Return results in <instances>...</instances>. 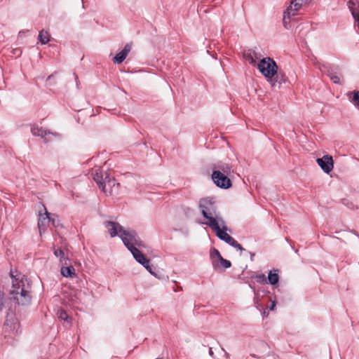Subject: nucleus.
Masks as SVG:
<instances>
[{
  "label": "nucleus",
  "mask_w": 359,
  "mask_h": 359,
  "mask_svg": "<svg viewBox=\"0 0 359 359\" xmlns=\"http://www.w3.org/2000/svg\"><path fill=\"white\" fill-rule=\"evenodd\" d=\"M216 233V235L222 241L226 243L228 241L230 236L226 233V227L225 222L222 218L216 220V222L210 223L208 225Z\"/></svg>",
  "instance_id": "nucleus-8"
},
{
  "label": "nucleus",
  "mask_w": 359,
  "mask_h": 359,
  "mask_svg": "<svg viewBox=\"0 0 359 359\" xmlns=\"http://www.w3.org/2000/svg\"><path fill=\"white\" fill-rule=\"evenodd\" d=\"M245 59L251 65H255L257 67V61L260 60V57L258 53H257L255 50H248L244 53Z\"/></svg>",
  "instance_id": "nucleus-19"
},
{
  "label": "nucleus",
  "mask_w": 359,
  "mask_h": 359,
  "mask_svg": "<svg viewBox=\"0 0 359 359\" xmlns=\"http://www.w3.org/2000/svg\"><path fill=\"white\" fill-rule=\"evenodd\" d=\"M104 226L111 238L120 237L121 233L124 230V227L119 223L113 220H107L104 222Z\"/></svg>",
  "instance_id": "nucleus-11"
},
{
  "label": "nucleus",
  "mask_w": 359,
  "mask_h": 359,
  "mask_svg": "<svg viewBox=\"0 0 359 359\" xmlns=\"http://www.w3.org/2000/svg\"><path fill=\"white\" fill-rule=\"evenodd\" d=\"M279 281L278 270L270 271L268 275V282L271 285H276Z\"/></svg>",
  "instance_id": "nucleus-22"
},
{
  "label": "nucleus",
  "mask_w": 359,
  "mask_h": 359,
  "mask_svg": "<svg viewBox=\"0 0 359 359\" xmlns=\"http://www.w3.org/2000/svg\"><path fill=\"white\" fill-rule=\"evenodd\" d=\"M50 222L54 226H57L59 225V220L56 217H51L50 216Z\"/></svg>",
  "instance_id": "nucleus-31"
},
{
  "label": "nucleus",
  "mask_w": 359,
  "mask_h": 359,
  "mask_svg": "<svg viewBox=\"0 0 359 359\" xmlns=\"http://www.w3.org/2000/svg\"><path fill=\"white\" fill-rule=\"evenodd\" d=\"M45 212L39 214L38 226L39 229V233L41 236L42 233L45 231L46 226L50 222V215L48 212L46 208L43 207Z\"/></svg>",
  "instance_id": "nucleus-15"
},
{
  "label": "nucleus",
  "mask_w": 359,
  "mask_h": 359,
  "mask_svg": "<svg viewBox=\"0 0 359 359\" xmlns=\"http://www.w3.org/2000/svg\"><path fill=\"white\" fill-rule=\"evenodd\" d=\"M46 129L37 125H33L31 128V132L33 135L41 137V138L43 136H46Z\"/></svg>",
  "instance_id": "nucleus-23"
},
{
  "label": "nucleus",
  "mask_w": 359,
  "mask_h": 359,
  "mask_svg": "<svg viewBox=\"0 0 359 359\" xmlns=\"http://www.w3.org/2000/svg\"><path fill=\"white\" fill-rule=\"evenodd\" d=\"M276 306V302L275 300H271V305L269 306V309L271 311H274Z\"/></svg>",
  "instance_id": "nucleus-32"
},
{
  "label": "nucleus",
  "mask_w": 359,
  "mask_h": 359,
  "mask_svg": "<svg viewBox=\"0 0 359 359\" xmlns=\"http://www.w3.org/2000/svg\"><path fill=\"white\" fill-rule=\"evenodd\" d=\"M234 248L240 250L241 251L243 250V248H242V246L239 243H238V246H234Z\"/></svg>",
  "instance_id": "nucleus-33"
},
{
  "label": "nucleus",
  "mask_w": 359,
  "mask_h": 359,
  "mask_svg": "<svg viewBox=\"0 0 359 359\" xmlns=\"http://www.w3.org/2000/svg\"><path fill=\"white\" fill-rule=\"evenodd\" d=\"M316 162L322 170L326 174H329L333 170L334 160L330 155H324L322 158H317Z\"/></svg>",
  "instance_id": "nucleus-13"
},
{
  "label": "nucleus",
  "mask_w": 359,
  "mask_h": 359,
  "mask_svg": "<svg viewBox=\"0 0 359 359\" xmlns=\"http://www.w3.org/2000/svg\"><path fill=\"white\" fill-rule=\"evenodd\" d=\"M257 68L272 88H280L285 82V76L278 74V67L270 57L260 59L257 63Z\"/></svg>",
  "instance_id": "nucleus-2"
},
{
  "label": "nucleus",
  "mask_w": 359,
  "mask_h": 359,
  "mask_svg": "<svg viewBox=\"0 0 359 359\" xmlns=\"http://www.w3.org/2000/svg\"><path fill=\"white\" fill-rule=\"evenodd\" d=\"M262 314L265 316H268L269 313L265 309H262Z\"/></svg>",
  "instance_id": "nucleus-34"
},
{
  "label": "nucleus",
  "mask_w": 359,
  "mask_h": 359,
  "mask_svg": "<svg viewBox=\"0 0 359 359\" xmlns=\"http://www.w3.org/2000/svg\"><path fill=\"white\" fill-rule=\"evenodd\" d=\"M258 296H259V294L258 293H255V304H256L257 307L259 309H261V308L262 307L261 303L259 302V298H258Z\"/></svg>",
  "instance_id": "nucleus-30"
},
{
  "label": "nucleus",
  "mask_w": 359,
  "mask_h": 359,
  "mask_svg": "<svg viewBox=\"0 0 359 359\" xmlns=\"http://www.w3.org/2000/svg\"><path fill=\"white\" fill-rule=\"evenodd\" d=\"M302 6V0H292L290 1V5L284 12L283 19V24L286 29H291L292 18L298 13Z\"/></svg>",
  "instance_id": "nucleus-5"
},
{
  "label": "nucleus",
  "mask_w": 359,
  "mask_h": 359,
  "mask_svg": "<svg viewBox=\"0 0 359 359\" xmlns=\"http://www.w3.org/2000/svg\"><path fill=\"white\" fill-rule=\"evenodd\" d=\"M60 273L65 278H74L76 276L75 269L69 262L67 265L61 264Z\"/></svg>",
  "instance_id": "nucleus-18"
},
{
  "label": "nucleus",
  "mask_w": 359,
  "mask_h": 359,
  "mask_svg": "<svg viewBox=\"0 0 359 359\" xmlns=\"http://www.w3.org/2000/svg\"><path fill=\"white\" fill-rule=\"evenodd\" d=\"M53 253L55 256L59 259L60 264L67 265V262H69V260L62 250L54 248Z\"/></svg>",
  "instance_id": "nucleus-21"
},
{
  "label": "nucleus",
  "mask_w": 359,
  "mask_h": 359,
  "mask_svg": "<svg viewBox=\"0 0 359 359\" xmlns=\"http://www.w3.org/2000/svg\"><path fill=\"white\" fill-rule=\"evenodd\" d=\"M330 79L333 83L337 84H341V79L337 75H330Z\"/></svg>",
  "instance_id": "nucleus-28"
},
{
  "label": "nucleus",
  "mask_w": 359,
  "mask_h": 359,
  "mask_svg": "<svg viewBox=\"0 0 359 359\" xmlns=\"http://www.w3.org/2000/svg\"><path fill=\"white\" fill-rule=\"evenodd\" d=\"M19 327V323L13 313H8L6 317L4 325V331L8 334L17 332Z\"/></svg>",
  "instance_id": "nucleus-10"
},
{
  "label": "nucleus",
  "mask_w": 359,
  "mask_h": 359,
  "mask_svg": "<svg viewBox=\"0 0 359 359\" xmlns=\"http://www.w3.org/2000/svg\"><path fill=\"white\" fill-rule=\"evenodd\" d=\"M135 259L142 264L151 274L156 276L155 273L152 271L149 265V260L136 248L130 250Z\"/></svg>",
  "instance_id": "nucleus-12"
},
{
  "label": "nucleus",
  "mask_w": 359,
  "mask_h": 359,
  "mask_svg": "<svg viewBox=\"0 0 359 359\" xmlns=\"http://www.w3.org/2000/svg\"><path fill=\"white\" fill-rule=\"evenodd\" d=\"M60 137L61 136L59 133L46 130V136H43L42 138L44 139L46 142H50L54 140L60 139Z\"/></svg>",
  "instance_id": "nucleus-24"
},
{
  "label": "nucleus",
  "mask_w": 359,
  "mask_h": 359,
  "mask_svg": "<svg viewBox=\"0 0 359 359\" xmlns=\"http://www.w3.org/2000/svg\"><path fill=\"white\" fill-rule=\"evenodd\" d=\"M91 175L106 196H116L119 194V183L108 172H103L100 166H95L92 169Z\"/></svg>",
  "instance_id": "nucleus-3"
},
{
  "label": "nucleus",
  "mask_w": 359,
  "mask_h": 359,
  "mask_svg": "<svg viewBox=\"0 0 359 359\" xmlns=\"http://www.w3.org/2000/svg\"><path fill=\"white\" fill-rule=\"evenodd\" d=\"M210 354H212V351L211 349L210 350Z\"/></svg>",
  "instance_id": "nucleus-35"
},
{
  "label": "nucleus",
  "mask_w": 359,
  "mask_h": 359,
  "mask_svg": "<svg viewBox=\"0 0 359 359\" xmlns=\"http://www.w3.org/2000/svg\"><path fill=\"white\" fill-rule=\"evenodd\" d=\"M199 208L205 219V221L202 222L203 224L209 225L212 222H215L216 220L222 218L217 211L215 201L212 197L201 198L199 201Z\"/></svg>",
  "instance_id": "nucleus-4"
},
{
  "label": "nucleus",
  "mask_w": 359,
  "mask_h": 359,
  "mask_svg": "<svg viewBox=\"0 0 359 359\" xmlns=\"http://www.w3.org/2000/svg\"><path fill=\"white\" fill-rule=\"evenodd\" d=\"M210 257L213 269L217 271H221L231 266L230 261L224 259L219 252L216 249H212Z\"/></svg>",
  "instance_id": "nucleus-6"
},
{
  "label": "nucleus",
  "mask_w": 359,
  "mask_h": 359,
  "mask_svg": "<svg viewBox=\"0 0 359 359\" xmlns=\"http://www.w3.org/2000/svg\"><path fill=\"white\" fill-rule=\"evenodd\" d=\"M11 287L9 290L11 298L18 304L27 305L29 304L31 297L29 294V283L25 275L17 270L10 271Z\"/></svg>",
  "instance_id": "nucleus-1"
},
{
  "label": "nucleus",
  "mask_w": 359,
  "mask_h": 359,
  "mask_svg": "<svg viewBox=\"0 0 359 359\" xmlns=\"http://www.w3.org/2000/svg\"><path fill=\"white\" fill-rule=\"evenodd\" d=\"M212 173L232 175L233 170H232V165L228 163L219 161L214 163L212 165Z\"/></svg>",
  "instance_id": "nucleus-14"
},
{
  "label": "nucleus",
  "mask_w": 359,
  "mask_h": 359,
  "mask_svg": "<svg viewBox=\"0 0 359 359\" xmlns=\"http://www.w3.org/2000/svg\"><path fill=\"white\" fill-rule=\"evenodd\" d=\"M119 238L129 250L136 247V245H140L137 235L133 230L124 229Z\"/></svg>",
  "instance_id": "nucleus-7"
},
{
  "label": "nucleus",
  "mask_w": 359,
  "mask_h": 359,
  "mask_svg": "<svg viewBox=\"0 0 359 359\" xmlns=\"http://www.w3.org/2000/svg\"><path fill=\"white\" fill-rule=\"evenodd\" d=\"M226 243L233 247L238 246V243L234 238H233L231 236H230V238H229V240Z\"/></svg>",
  "instance_id": "nucleus-29"
},
{
  "label": "nucleus",
  "mask_w": 359,
  "mask_h": 359,
  "mask_svg": "<svg viewBox=\"0 0 359 359\" xmlns=\"http://www.w3.org/2000/svg\"><path fill=\"white\" fill-rule=\"evenodd\" d=\"M256 280L259 283L266 284L268 282L266 280L264 274H259L255 276Z\"/></svg>",
  "instance_id": "nucleus-27"
},
{
  "label": "nucleus",
  "mask_w": 359,
  "mask_h": 359,
  "mask_svg": "<svg viewBox=\"0 0 359 359\" xmlns=\"http://www.w3.org/2000/svg\"><path fill=\"white\" fill-rule=\"evenodd\" d=\"M132 48V45L128 43L125 46L123 49L117 53L113 58V61L114 63L120 64L127 57L128 54Z\"/></svg>",
  "instance_id": "nucleus-17"
},
{
  "label": "nucleus",
  "mask_w": 359,
  "mask_h": 359,
  "mask_svg": "<svg viewBox=\"0 0 359 359\" xmlns=\"http://www.w3.org/2000/svg\"><path fill=\"white\" fill-rule=\"evenodd\" d=\"M38 38L42 44H46L50 41V34L47 31L42 30L39 32Z\"/></svg>",
  "instance_id": "nucleus-25"
},
{
  "label": "nucleus",
  "mask_w": 359,
  "mask_h": 359,
  "mask_svg": "<svg viewBox=\"0 0 359 359\" xmlns=\"http://www.w3.org/2000/svg\"><path fill=\"white\" fill-rule=\"evenodd\" d=\"M232 175L212 173V180L217 187L227 189H229L232 184L230 177Z\"/></svg>",
  "instance_id": "nucleus-9"
},
{
  "label": "nucleus",
  "mask_w": 359,
  "mask_h": 359,
  "mask_svg": "<svg viewBox=\"0 0 359 359\" xmlns=\"http://www.w3.org/2000/svg\"><path fill=\"white\" fill-rule=\"evenodd\" d=\"M347 6L355 20V25L359 30V2L355 3L353 0H349Z\"/></svg>",
  "instance_id": "nucleus-16"
},
{
  "label": "nucleus",
  "mask_w": 359,
  "mask_h": 359,
  "mask_svg": "<svg viewBox=\"0 0 359 359\" xmlns=\"http://www.w3.org/2000/svg\"><path fill=\"white\" fill-rule=\"evenodd\" d=\"M350 102L359 110V90H353L347 93Z\"/></svg>",
  "instance_id": "nucleus-20"
},
{
  "label": "nucleus",
  "mask_w": 359,
  "mask_h": 359,
  "mask_svg": "<svg viewBox=\"0 0 359 359\" xmlns=\"http://www.w3.org/2000/svg\"><path fill=\"white\" fill-rule=\"evenodd\" d=\"M58 318L61 320H66L67 322H70V318L68 316L66 311L64 310H60L57 313Z\"/></svg>",
  "instance_id": "nucleus-26"
}]
</instances>
